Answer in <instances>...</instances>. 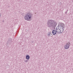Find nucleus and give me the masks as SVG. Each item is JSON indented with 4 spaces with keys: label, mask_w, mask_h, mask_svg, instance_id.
<instances>
[{
    "label": "nucleus",
    "mask_w": 73,
    "mask_h": 73,
    "mask_svg": "<svg viewBox=\"0 0 73 73\" xmlns=\"http://www.w3.org/2000/svg\"><path fill=\"white\" fill-rule=\"evenodd\" d=\"M58 28H60V31H64V28H65V25L64 24L62 23H60L58 25Z\"/></svg>",
    "instance_id": "obj_3"
},
{
    "label": "nucleus",
    "mask_w": 73,
    "mask_h": 73,
    "mask_svg": "<svg viewBox=\"0 0 73 73\" xmlns=\"http://www.w3.org/2000/svg\"><path fill=\"white\" fill-rule=\"evenodd\" d=\"M57 24V23L55 21L52 20H49L47 22V26L48 28H55Z\"/></svg>",
    "instance_id": "obj_1"
},
{
    "label": "nucleus",
    "mask_w": 73,
    "mask_h": 73,
    "mask_svg": "<svg viewBox=\"0 0 73 73\" xmlns=\"http://www.w3.org/2000/svg\"><path fill=\"white\" fill-rule=\"evenodd\" d=\"M1 17V14H0V17Z\"/></svg>",
    "instance_id": "obj_13"
},
{
    "label": "nucleus",
    "mask_w": 73,
    "mask_h": 73,
    "mask_svg": "<svg viewBox=\"0 0 73 73\" xmlns=\"http://www.w3.org/2000/svg\"><path fill=\"white\" fill-rule=\"evenodd\" d=\"M70 46V43L68 42V43H66V45L64 46V48L65 49H67L69 48V46Z\"/></svg>",
    "instance_id": "obj_4"
},
{
    "label": "nucleus",
    "mask_w": 73,
    "mask_h": 73,
    "mask_svg": "<svg viewBox=\"0 0 73 73\" xmlns=\"http://www.w3.org/2000/svg\"><path fill=\"white\" fill-rule=\"evenodd\" d=\"M51 35H52V34H50V32H49L48 33V36H51Z\"/></svg>",
    "instance_id": "obj_9"
},
{
    "label": "nucleus",
    "mask_w": 73,
    "mask_h": 73,
    "mask_svg": "<svg viewBox=\"0 0 73 73\" xmlns=\"http://www.w3.org/2000/svg\"><path fill=\"white\" fill-rule=\"evenodd\" d=\"M56 32H57L58 33H62L64 31H63V30H60V29H59L58 28H57V27L56 28Z\"/></svg>",
    "instance_id": "obj_5"
},
{
    "label": "nucleus",
    "mask_w": 73,
    "mask_h": 73,
    "mask_svg": "<svg viewBox=\"0 0 73 73\" xmlns=\"http://www.w3.org/2000/svg\"><path fill=\"white\" fill-rule=\"evenodd\" d=\"M11 42H12V39L9 38L7 42V44H10Z\"/></svg>",
    "instance_id": "obj_6"
},
{
    "label": "nucleus",
    "mask_w": 73,
    "mask_h": 73,
    "mask_svg": "<svg viewBox=\"0 0 73 73\" xmlns=\"http://www.w3.org/2000/svg\"><path fill=\"white\" fill-rule=\"evenodd\" d=\"M68 9H66V10L65 12V13L66 14H67V12H68Z\"/></svg>",
    "instance_id": "obj_10"
},
{
    "label": "nucleus",
    "mask_w": 73,
    "mask_h": 73,
    "mask_svg": "<svg viewBox=\"0 0 73 73\" xmlns=\"http://www.w3.org/2000/svg\"><path fill=\"white\" fill-rule=\"evenodd\" d=\"M29 58H30V56H29L27 55L26 56V59L27 60H29Z\"/></svg>",
    "instance_id": "obj_8"
},
{
    "label": "nucleus",
    "mask_w": 73,
    "mask_h": 73,
    "mask_svg": "<svg viewBox=\"0 0 73 73\" xmlns=\"http://www.w3.org/2000/svg\"><path fill=\"white\" fill-rule=\"evenodd\" d=\"M28 60H26L25 61V62H28Z\"/></svg>",
    "instance_id": "obj_11"
},
{
    "label": "nucleus",
    "mask_w": 73,
    "mask_h": 73,
    "mask_svg": "<svg viewBox=\"0 0 73 73\" xmlns=\"http://www.w3.org/2000/svg\"><path fill=\"white\" fill-rule=\"evenodd\" d=\"M32 17V14L30 13H28L26 14L25 19L26 20H29L31 19Z\"/></svg>",
    "instance_id": "obj_2"
},
{
    "label": "nucleus",
    "mask_w": 73,
    "mask_h": 73,
    "mask_svg": "<svg viewBox=\"0 0 73 73\" xmlns=\"http://www.w3.org/2000/svg\"><path fill=\"white\" fill-rule=\"evenodd\" d=\"M32 43H33V42H33V41H32Z\"/></svg>",
    "instance_id": "obj_12"
},
{
    "label": "nucleus",
    "mask_w": 73,
    "mask_h": 73,
    "mask_svg": "<svg viewBox=\"0 0 73 73\" xmlns=\"http://www.w3.org/2000/svg\"><path fill=\"white\" fill-rule=\"evenodd\" d=\"M52 33L53 35H56V33H57V32H56V30H53L52 31Z\"/></svg>",
    "instance_id": "obj_7"
}]
</instances>
